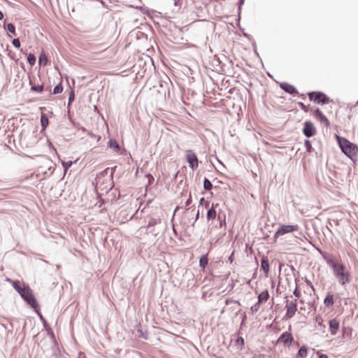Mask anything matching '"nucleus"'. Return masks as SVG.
Returning a JSON list of instances; mask_svg holds the SVG:
<instances>
[{"instance_id":"1","label":"nucleus","mask_w":358,"mask_h":358,"mask_svg":"<svg viewBox=\"0 0 358 358\" xmlns=\"http://www.w3.org/2000/svg\"><path fill=\"white\" fill-rule=\"evenodd\" d=\"M323 257L327 264L332 268L333 274L341 286H345L352 281L351 273L343 264L336 262L334 257L331 254H325Z\"/></svg>"},{"instance_id":"2","label":"nucleus","mask_w":358,"mask_h":358,"mask_svg":"<svg viewBox=\"0 0 358 358\" xmlns=\"http://www.w3.org/2000/svg\"><path fill=\"white\" fill-rule=\"evenodd\" d=\"M338 142L342 152L352 161L357 159L358 147L344 138L338 136Z\"/></svg>"},{"instance_id":"3","label":"nucleus","mask_w":358,"mask_h":358,"mask_svg":"<svg viewBox=\"0 0 358 358\" xmlns=\"http://www.w3.org/2000/svg\"><path fill=\"white\" fill-rule=\"evenodd\" d=\"M21 296L33 308H36L38 304L29 287H24L20 292Z\"/></svg>"},{"instance_id":"4","label":"nucleus","mask_w":358,"mask_h":358,"mask_svg":"<svg viewBox=\"0 0 358 358\" xmlns=\"http://www.w3.org/2000/svg\"><path fill=\"white\" fill-rule=\"evenodd\" d=\"M308 96L310 101H314L318 103H326L329 101V97L324 93L320 92H309Z\"/></svg>"},{"instance_id":"5","label":"nucleus","mask_w":358,"mask_h":358,"mask_svg":"<svg viewBox=\"0 0 358 358\" xmlns=\"http://www.w3.org/2000/svg\"><path fill=\"white\" fill-rule=\"evenodd\" d=\"M286 308L287 312L285 317L289 319L293 317L297 310L296 300H294V301H289L287 300Z\"/></svg>"},{"instance_id":"6","label":"nucleus","mask_w":358,"mask_h":358,"mask_svg":"<svg viewBox=\"0 0 358 358\" xmlns=\"http://www.w3.org/2000/svg\"><path fill=\"white\" fill-rule=\"evenodd\" d=\"M186 159L192 169L198 167V158L192 150H189L187 151Z\"/></svg>"},{"instance_id":"7","label":"nucleus","mask_w":358,"mask_h":358,"mask_svg":"<svg viewBox=\"0 0 358 358\" xmlns=\"http://www.w3.org/2000/svg\"><path fill=\"white\" fill-rule=\"evenodd\" d=\"M297 226L294 225H282L275 233V237L284 235L287 233H290L296 230Z\"/></svg>"},{"instance_id":"8","label":"nucleus","mask_w":358,"mask_h":358,"mask_svg":"<svg viewBox=\"0 0 358 358\" xmlns=\"http://www.w3.org/2000/svg\"><path fill=\"white\" fill-rule=\"evenodd\" d=\"M303 133L308 138L313 136L316 133L314 124L310 121L306 122L304 123Z\"/></svg>"},{"instance_id":"9","label":"nucleus","mask_w":358,"mask_h":358,"mask_svg":"<svg viewBox=\"0 0 358 358\" xmlns=\"http://www.w3.org/2000/svg\"><path fill=\"white\" fill-rule=\"evenodd\" d=\"M329 331H330L331 335H333V336L336 335V334L338 333V331L339 329V327H340L339 321L337 319L334 318V319H331L329 320Z\"/></svg>"},{"instance_id":"10","label":"nucleus","mask_w":358,"mask_h":358,"mask_svg":"<svg viewBox=\"0 0 358 358\" xmlns=\"http://www.w3.org/2000/svg\"><path fill=\"white\" fill-rule=\"evenodd\" d=\"M292 341V334L287 331L282 333L278 338V342L283 343L285 345H290Z\"/></svg>"},{"instance_id":"11","label":"nucleus","mask_w":358,"mask_h":358,"mask_svg":"<svg viewBox=\"0 0 358 358\" xmlns=\"http://www.w3.org/2000/svg\"><path fill=\"white\" fill-rule=\"evenodd\" d=\"M315 117L318 119L322 123L329 125V122L326 116L322 113L320 109H316L314 112Z\"/></svg>"},{"instance_id":"12","label":"nucleus","mask_w":358,"mask_h":358,"mask_svg":"<svg viewBox=\"0 0 358 358\" xmlns=\"http://www.w3.org/2000/svg\"><path fill=\"white\" fill-rule=\"evenodd\" d=\"M280 86L283 90L290 94H294L297 92L296 88L287 83H282Z\"/></svg>"},{"instance_id":"13","label":"nucleus","mask_w":358,"mask_h":358,"mask_svg":"<svg viewBox=\"0 0 358 358\" xmlns=\"http://www.w3.org/2000/svg\"><path fill=\"white\" fill-rule=\"evenodd\" d=\"M324 303L327 307H331L334 303V295L331 292L327 294L326 297L324 299Z\"/></svg>"},{"instance_id":"14","label":"nucleus","mask_w":358,"mask_h":358,"mask_svg":"<svg viewBox=\"0 0 358 358\" xmlns=\"http://www.w3.org/2000/svg\"><path fill=\"white\" fill-rule=\"evenodd\" d=\"M218 206V204L217 203L216 205H214L213 203L212 204V207L208 209V212H207V219L208 220H213L216 217V215H217V213H216V210H215V208Z\"/></svg>"},{"instance_id":"15","label":"nucleus","mask_w":358,"mask_h":358,"mask_svg":"<svg viewBox=\"0 0 358 358\" xmlns=\"http://www.w3.org/2000/svg\"><path fill=\"white\" fill-rule=\"evenodd\" d=\"M261 266L264 273L267 275L269 271V263L266 257H262L261 259Z\"/></svg>"},{"instance_id":"16","label":"nucleus","mask_w":358,"mask_h":358,"mask_svg":"<svg viewBox=\"0 0 358 358\" xmlns=\"http://www.w3.org/2000/svg\"><path fill=\"white\" fill-rule=\"evenodd\" d=\"M269 294L267 289L261 292L258 296L259 303L265 302L268 299Z\"/></svg>"},{"instance_id":"17","label":"nucleus","mask_w":358,"mask_h":358,"mask_svg":"<svg viewBox=\"0 0 358 358\" xmlns=\"http://www.w3.org/2000/svg\"><path fill=\"white\" fill-rule=\"evenodd\" d=\"M159 223H161V219L159 217H151L148 221L147 229L155 226Z\"/></svg>"},{"instance_id":"18","label":"nucleus","mask_w":358,"mask_h":358,"mask_svg":"<svg viewBox=\"0 0 358 358\" xmlns=\"http://www.w3.org/2000/svg\"><path fill=\"white\" fill-rule=\"evenodd\" d=\"M208 259L207 255H203L200 257L199 259V266L202 268H205V266L208 264Z\"/></svg>"},{"instance_id":"19","label":"nucleus","mask_w":358,"mask_h":358,"mask_svg":"<svg viewBox=\"0 0 358 358\" xmlns=\"http://www.w3.org/2000/svg\"><path fill=\"white\" fill-rule=\"evenodd\" d=\"M47 62H48V57L43 52H42L39 56L38 63L40 65L45 66L47 64Z\"/></svg>"},{"instance_id":"20","label":"nucleus","mask_w":358,"mask_h":358,"mask_svg":"<svg viewBox=\"0 0 358 358\" xmlns=\"http://www.w3.org/2000/svg\"><path fill=\"white\" fill-rule=\"evenodd\" d=\"M308 354L307 348L305 346H302L299 348L298 351V356L301 357H306Z\"/></svg>"},{"instance_id":"21","label":"nucleus","mask_w":358,"mask_h":358,"mask_svg":"<svg viewBox=\"0 0 358 358\" xmlns=\"http://www.w3.org/2000/svg\"><path fill=\"white\" fill-rule=\"evenodd\" d=\"M213 187V185L211 183V182L208 179V178H204V180H203V188L206 189V190H210Z\"/></svg>"},{"instance_id":"22","label":"nucleus","mask_w":358,"mask_h":358,"mask_svg":"<svg viewBox=\"0 0 358 358\" xmlns=\"http://www.w3.org/2000/svg\"><path fill=\"white\" fill-rule=\"evenodd\" d=\"M27 62L30 65H34L36 63V57L33 54L29 53L27 57Z\"/></svg>"},{"instance_id":"23","label":"nucleus","mask_w":358,"mask_h":358,"mask_svg":"<svg viewBox=\"0 0 358 358\" xmlns=\"http://www.w3.org/2000/svg\"><path fill=\"white\" fill-rule=\"evenodd\" d=\"M62 90H63V87L62 85V83H60L55 86L54 90H53V94H59L62 92Z\"/></svg>"},{"instance_id":"24","label":"nucleus","mask_w":358,"mask_h":358,"mask_svg":"<svg viewBox=\"0 0 358 358\" xmlns=\"http://www.w3.org/2000/svg\"><path fill=\"white\" fill-rule=\"evenodd\" d=\"M62 164L64 167V171L66 172L67 169L70 166H71V165L73 164V162L72 161H67V162L62 161Z\"/></svg>"},{"instance_id":"25","label":"nucleus","mask_w":358,"mask_h":358,"mask_svg":"<svg viewBox=\"0 0 358 358\" xmlns=\"http://www.w3.org/2000/svg\"><path fill=\"white\" fill-rule=\"evenodd\" d=\"M41 123L42 127L45 128L47 127V125L48 124V118L46 117H45L44 115H42L41 118Z\"/></svg>"},{"instance_id":"26","label":"nucleus","mask_w":358,"mask_h":358,"mask_svg":"<svg viewBox=\"0 0 358 358\" xmlns=\"http://www.w3.org/2000/svg\"><path fill=\"white\" fill-rule=\"evenodd\" d=\"M7 29L8 31H10V33L13 34L14 36L16 35L15 34V26L12 23H9L7 24Z\"/></svg>"},{"instance_id":"27","label":"nucleus","mask_w":358,"mask_h":358,"mask_svg":"<svg viewBox=\"0 0 358 358\" xmlns=\"http://www.w3.org/2000/svg\"><path fill=\"white\" fill-rule=\"evenodd\" d=\"M13 287L15 288V289L20 294V292H21V290H22L23 287H21L20 285V282L18 281H15L13 282Z\"/></svg>"},{"instance_id":"28","label":"nucleus","mask_w":358,"mask_h":358,"mask_svg":"<svg viewBox=\"0 0 358 358\" xmlns=\"http://www.w3.org/2000/svg\"><path fill=\"white\" fill-rule=\"evenodd\" d=\"M315 322H317L318 326L325 327V326L323 325V320L321 316H320V315L316 316Z\"/></svg>"},{"instance_id":"29","label":"nucleus","mask_w":358,"mask_h":358,"mask_svg":"<svg viewBox=\"0 0 358 358\" xmlns=\"http://www.w3.org/2000/svg\"><path fill=\"white\" fill-rule=\"evenodd\" d=\"M31 90L38 92H41L43 90V85H34L31 87Z\"/></svg>"},{"instance_id":"30","label":"nucleus","mask_w":358,"mask_h":358,"mask_svg":"<svg viewBox=\"0 0 358 358\" xmlns=\"http://www.w3.org/2000/svg\"><path fill=\"white\" fill-rule=\"evenodd\" d=\"M259 301L256 303H255L252 307H251V310L252 313H255V312H257L259 309Z\"/></svg>"},{"instance_id":"31","label":"nucleus","mask_w":358,"mask_h":358,"mask_svg":"<svg viewBox=\"0 0 358 358\" xmlns=\"http://www.w3.org/2000/svg\"><path fill=\"white\" fill-rule=\"evenodd\" d=\"M199 204L200 205H205V207L207 208L209 206V202L208 201H206L203 197L201 198L199 200Z\"/></svg>"},{"instance_id":"32","label":"nucleus","mask_w":358,"mask_h":358,"mask_svg":"<svg viewBox=\"0 0 358 358\" xmlns=\"http://www.w3.org/2000/svg\"><path fill=\"white\" fill-rule=\"evenodd\" d=\"M12 43L17 48L20 47V41L19 38H14L12 41Z\"/></svg>"},{"instance_id":"33","label":"nucleus","mask_w":358,"mask_h":358,"mask_svg":"<svg viewBox=\"0 0 358 358\" xmlns=\"http://www.w3.org/2000/svg\"><path fill=\"white\" fill-rule=\"evenodd\" d=\"M305 146L306 148L307 151L310 152L312 146L310 141L306 140L304 142Z\"/></svg>"},{"instance_id":"34","label":"nucleus","mask_w":358,"mask_h":358,"mask_svg":"<svg viewBox=\"0 0 358 358\" xmlns=\"http://www.w3.org/2000/svg\"><path fill=\"white\" fill-rule=\"evenodd\" d=\"M110 147L115 148V149H119V145L115 141H110Z\"/></svg>"},{"instance_id":"35","label":"nucleus","mask_w":358,"mask_h":358,"mask_svg":"<svg viewBox=\"0 0 358 358\" xmlns=\"http://www.w3.org/2000/svg\"><path fill=\"white\" fill-rule=\"evenodd\" d=\"M294 295L296 296V297H299L300 295H301V293L299 291L298 288L296 287V289H294V292H293Z\"/></svg>"},{"instance_id":"36","label":"nucleus","mask_w":358,"mask_h":358,"mask_svg":"<svg viewBox=\"0 0 358 358\" xmlns=\"http://www.w3.org/2000/svg\"><path fill=\"white\" fill-rule=\"evenodd\" d=\"M74 99V93L73 91H71L69 96V101L71 102Z\"/></svg>"},{"instance_id":"37","label":"nucleus","mask_w":358,"mask_h":358,"mask_svg":"<svg viewBox=\"0 0 358 358\" xmlns=\"http://www.w3.org/2000/svg\"><path fill=\"white\" fill-rule=\"evenodd\" d=\"M299 106L301 107V109L306 110V106L301 102H299Z\"/></svg>"},{"instance_id":"38","label":"nucleus","mask_w":358,"mask_h":358,"mask_svg":"<svg viewBox=\"0 0 358 358\" xmlns=\"http://www.w3.org/2000/svg\"><path fill=\"white\" fill-rule=\"evenodd\" d=\"M191 202H192V199H191V196L189 195V199L185 202V206H188L189 205H190Z\"/></svg>"},{"instance_id":"39","label":"nucleus","mask_w":358,"mask_h":358,"mask_svg":"<svg viewBox=\"0 0 358 358\" xmlns=\"http://www.w3.org/2000/svg\"><path fill=\"white\" fill-rule=\"evenodd\" d=\"M199 211L198 210L197 213H196V217H195V220L194 222L192 224V226L194 225L195 224V222L199 219Z\"/></svg>"},{"instance_id":"40","label":"nucleus","mask_w":358,"mask_h":358,"mask_svg":"<svg viewBox=\"0 0 358 358\" xmlns=\"http://www.w3.org/2000/svg\"><path fill=\"white\" fill-rule=\"evenodd\" d=\"M78 358H85V355L83 352H80Z\"/></svg>"},{"instance_id":"41","label":"nucleus","mask_w":358,"mask_h":358,"mask_svg":"<svg viewBox=\"0 0 358 358\" xmlns=\"http://www.w3.org/2000/svg\"><path fill=\"white\" fill-rule=\"evenodd\" d=\"M218 220L220 221V226H222V220L221 215L220 214L218 215Z\"/></svg>"},{"instance_id":"42","label":"nucleus","mask_w":358,"mask_h":358,"mask_svg":"<svg viewBox=\"0 0 358 358\" xmlns=\"http://www.w3.org/2000/svg\"><path fill=\"white\" fill-rule=\"evenodd\" d=\"M320 358H329V357H327V355L322 354L320 356Z\"/></svg>"},{"instance_id":"43","label":"nucleus","mask_w":358,"mask_h":358,"mask_svg":"<svg viewBox=\"0 0 358 358\" xmlns=\"http://www.w3.org/2000/svg\"><path fill=\"white\" fill-rule=\"evenodd\" d=\"M3 18V13L0 10V20H2Z\"/></svg>"},{"instance_id":"44","label":"nucleus","mask_w":358,"mask_h":358,"mask_svg":"<svg viewBox=\"0 0 358 358\" xmlns=\"http://www.w3.org/2000/svg\"><path fill=\"white\" fill-rule=\"evenodd\" d=\"M231 301V299H227L225 301L226 305H228Z\"/></svg>"},{"instance_id":"45","label":"nucleus","mask_w":358,"mask_h":358,"mask_svg":"<svg viewBox=\"0 0 358 358\" xmlns=\"http://www.w3.org/2000/svg\"><path fill=\"white\" fill-rule=\"evenodd\" d=\"M244 1H245V0H239V4H240V5L243 4ZM240 6H239V7H240Z\"/></svg>"},{"instance_id":"46","label":"nucleus","mask_w":358,"mask_h":358,"mask_svg":"<svg viewBox=\"0 0 358 358\" xmlns=\"http://www.w3.org/2000/svg\"><path fill=\"white\" fill-rule=\"evenodd\" d=\"M232 255H233V253L231 254V255L229 257V260L231 262H232Z\"/></svg>"},{"instance_id":"47","label":"nucleus","mask_w":358,"mask_h":358,"mask_svg":"<svg viewBox=\"0 0 358 358\" xmlns=\"http://www.w3.org/2000/svg\"><path fill=\"white\" fill-rule=\"evenodd\" d=\"M173 231L176 233V229H175L174 227H173Z\"/></svg>"},{"instance_id":"48","label":"nucleus","mask_w":358,"mask_h":358,"mask_svg":"<svg viewBox=\"0 0 358 358\" xmlns=\"http://www.w3.org/2000/svg\"><path fill=\"white\" fill-rule=\"evenodd\" d=\"M357 104H358V101H357Z\"/></svg>"}]
</instances>
